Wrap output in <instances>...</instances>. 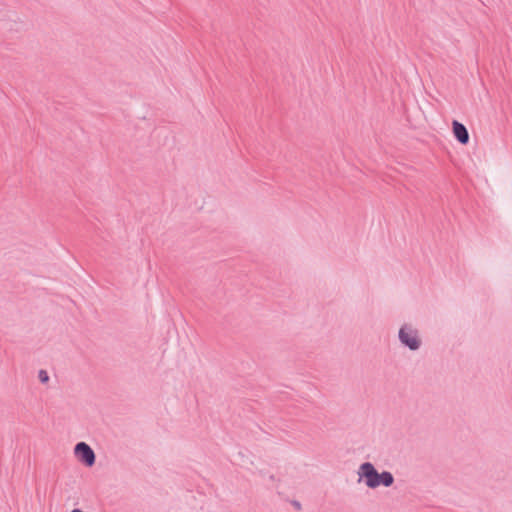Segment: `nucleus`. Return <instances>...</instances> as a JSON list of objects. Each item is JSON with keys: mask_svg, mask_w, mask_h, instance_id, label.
<instances>
[{"mask_svg": "<svg viewBox=\"0 0 512 512\" xmlns=\"http://www.w3.org/2000/svg\"><path fill=\"white\" fill-rule=\"evenodd\" d=\"M359 481L365 480V484L370 489H375L380 485L390 487L394 483V476L389 471L378 473L374 465L370 462H364L359 466L358 472Z\"/></svg>", "mask_w": 512, "mask_h": 512, "instance_id": "1", "label": "nucleus"}, {"mask_svg": "<svg viewBox=\"0 0 512 512\" xmlns=\"http://www.w3.org/2000/svg\"><path fill=\"white\" fill-rule=\"evenodd\" d=\"M295 507L300 508V504H299V503H296V504H295Z\"/></svg>", "mask_w": 512, "mask_h": 512, "instance_id": "6", "label": "nucleus"}, {"mask_svg": "<svg viewBox=\"0 0 512 512\" xmlns=\"http://www.w3.org/2000/svg\"><path fill=\"white\" fill-rule=\"evenodd\" d=\"M75 457L87 467H92L96 461L93 449L85 442H79L74 447Z\"/></svg>", "mask_w": 512, "mask_h": 512, "instance_id": "3", "label": "nucleus"}, {"mask_svg": "<svg viewBox=\"0 0 512 512\" xmlns=\"http://www.w3.org/2000/svg\"><path fill=\"white\" fill-rule=\"evenodd\" d=\"M452 129L455 138L460 144L466 145L469 142V133L465 125L454 120L452 122Z\"/></svg>", "mask_w": 512, "mask_h": 512, "instance_id": "4", "label": "nucleus"}, {"mask_svg": "<svg viewBox=\"0 0 512 512\" xmlns=\"http://www.w3.org/2000/svg\"><path fill=\"white\" fill-rule=\"evenodd\" d=\"M38 377L41 383H47L49 381L48 373L45 370H40Z\"/></svg>", "mask_w": 512, "mask_h": 512, "instance_id": "5", "label": "nucleus"}, {"mask_svg": "<svg viewBox=\"0 0 512 512\" xmlns=\"http://www.w3.org/2000/svg\"><path fill=\"white\" fill-rule=\"evenodd\" d=\"M398 338L401 344L412 351L418 350L421 346V339L419 338L418 330L410 324H404L401 326L398 332Z\"/></svg>", "mask_w": 512, "mask_h": 512, "instance_id": "2", "label": "nucleus"}]
</instances>
